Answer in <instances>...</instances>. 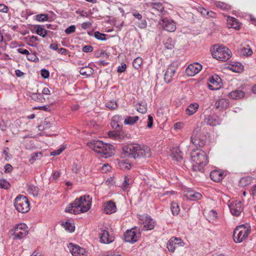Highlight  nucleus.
I'll return each instance as SVG.
<instances>
[{
    "label": "nucleus",
    "instance_id": "f257e3e1",
    "mask_svg": "<svg viewBox=\"0 0 256 256\" xmlns=\"http://www.w3.org/2000/svg\"><path fill=\"white\" fill-rule=\"evenodd\" d=\"M123 152L126 156L134 158H149L151 156L150 149L148 146L137 144L124 146Z\"/></svg>",
    "mask_w": 256,
    "mask_h": 256
},
{
    "label": "nucleus",
    "instance_id": "f03ea898",
    "mask_svg": "<svg viewBox=\"0 0 256 256\" xmlns=\"http://www.w3.org/2000/svg\"><path fill=\"white\" fill-rule=\"evenodd\" d=\"M91 200L89 196H81L70 204L65 211L74 214L85 212L90 208Z\"/></svg>",
    "mask_w": 256,
    "mask_h": 256
},
{
    "label": "nucleus",
    "instance_id": "7ed1b4c3",
    "mask_svg": "<svg viewBox=\"0 0 256 256\" xmlns=\"http://www.w3.org/2000/svg\"><path fill=\"white\" fill-rule=\"evenodd\" d=\"M88 146L95 152L104 158L110 157L114 154V147L112 145L104 143L101 140H93L88 144Z\"/></svg>",
    "mask_w": 256,
    "mask_h": 256
},
{
    "label": "nucleus",
    "instance_id": "20e7f679",
    "mask_svg": "<svg viewBox=\"0 0 256 256\" xmlns=\"http://www.w3.org/2000/svg\"><path fill=\"white\" fill-rule=\"evenodd\" d=\"M190 158L195 163L192 166V170L194 171L202 172L204 166L208 162L206 153L203 150L192 151Z\"/></svg>",
    "mask_w": 256,
    "mask_h": 256
},
{
    "label": "nucleus",
    "instance_id": "39448f33",
    "mask_svg": "<svg viewBox=\"0 0 256 256\" xmlns=\"http://www.w3.org/2000/svg\"><path fill=\"white\" fill-rule=\"evenodd\" d=\"M212 54L214 58L220 61L226 62L231 58L232 52L226 46L216 44L213 47Z\"/></svg>",
    "mask_w": 256,
    "mask_h": 256
},
{
    "label": "nucleus",
    "instance_id": "423d86ee",
    "mask_svg": "<svg viewBox=\"0 0 256 256\" xmlns=\"http://www.w3.org/2000/svg\"><path fill=\"white\" fill-rule=\"evenodd\" d=\"M250 228L248 225L242 224L235 228L233 238L236 242L240 243L245 240L250 232Z\"/></svg>",
    "mask_w": 256,
    "mask_h": 256
},
{
    "label": "nucleus",
    "instance_id": "0eeeda50",
    "mask_svg": "<svg viewBox=\"0 0 256 256\" xmlns=\"http://www.w3.org/2000/svg\"><path fill=\"white\" fill-rule=\"evenodd\" d=\"M201 128L196 126L193 130L190 137V142L196 148L203 147L206 143V136L200 134Z\"/></svg>",
    "mask_w": 256,
    "mask_h": 256
},
{
    "label": "nucleus",
    "instance_id": "6e6552de",
    "mask_svg": "<svg viewBox=\"0 0 256 256\" xmlns=\"http://www.w3.org/2000/svg\"><path fill=\"white\" fill-rule=\"evenodd\" d=\"M14 205L16 210L22 213H26L30 210L28 200L24 196H17L15 199Z\"/></svg>",
    "mask_w": 256,
    "mask_h": 256
},
{
    "label": "nucleus",
    "instance_id": "1a4fd4ad",
    "mask_svg": "<svg viewBox=\"0 0 256 256\" xmlns=\"http://www.w3.org/2000/svg\"><path fill=\"white\" fill-rule=\"evenodd\" d=\"M28 231L27 226L24 223H21L14 228V238L20 240L28 235Z\"/></svg>",
    "mask_w": 256,
    "mask_h": 256
},
{
    "label": "nucleus",
    "instance_id": "9d476101",
    "mask_svg": "<svg viewBox=\"0 0 256 256\" xmlns=\"http://www.w3.org/2000/svg\"><path fill=\"white\" fill-rule=\"evenodd\" d=\"M140 222L143 224L142 230H152L154 227V222L150 216L145 215H138Z\"/></svg>",
    "mask_w": 256,
    "mask_h": 256
},
{
    "label": "nucleus",
    "instance_id": "9b49d317",
    "mask_svg": "<svg viewBox=\"0 0 256 256\" xmlns=\"http://www.w3.org/2000/svg\"><path fill=\"white\" fill-rule=\"evenodd\" d=\"M231 214L235 216H239L243 210V204L240 200H234L228 204Z\"/></svg>",
    "mask_w": 256,
    "mask_h": 256
},
{
    "label": "nucleus",
    "instance_id": "f8f14e48",
    "mask_svg": "<svg viewBox=\"0 0 256 256\" xmlns=\"http://www.w3.org/2000/svg\"><path fill=\"white\" fill-rule=\"evenodd\" d=\"M140 233L136 230L132 228L130 230H128L124 235V240L126 242L133 244L138 241L140 238Z\"/></svg>",
    "mask_w": 256,
    "mask_h": 256
},
{
    "label": "nucleus",
    "instance_id": "ddd939ff",
    "mask_svg": "<svg viewBox=\"0 0 256 256\" xmlns=\"http://www.w3.org/2000/svg\"><path fill=\"white\" fill-rule=\"evenodd\" d=\"M159 24L164 30L168 32H174L176 30V23L172 20L163 18L160 22Z\"/></svg>",
    "mask_w": 256,
    "mask_h": 256
},
{
    "label": "nucleus",
    "instance_id": "4468645a",
    "mask_svg": "<svg viewBox=\"0 0 256 256\" xmlns=\"http://www.w3.org/2000/svg\"><path fill=\"white\" fill-rule=\"evenodd\" d=\"M177 66L174 64L168 66L164 74V80L166 83H170L174 80Z\"/></svg>",
    "mask_w": 256,
    "mask_h": 256
},
{
    "label": "nucleus",
    "instance_id": "2eb2a0df",
    "mask_svg": "<svg viewBox=\"0 0 256 256\" xmlns=\"http://www.w3.org/2000/svg\"><path fill=\"white\" fill-rule=\"evenodd\" d=\"M68 247L72 256H86L85 250L77 244L70 243Z\"/></svg>",
    "mask_w": 256,
    "mask_h": 256
},
{
    "label": "nucleus",
    "instance_id": "dca6fc26",
    "mask_svg": "<svg viewBox=\"0 0 256 256\" xmlns=\"http://www.w3.org/2000/svg\"><path fill=\"white\" fill-rule=\"evenodd\" d=\"M100 242L101 243L108 244L114 241V238L110 235L106 230H102L99 233Z\"/></svg>",
    "mask_w": 256,
    "mask_h": 256
},
{
    "label": "nucleus",
    "instance_id": "f3484780",
    "mask_svg": "<svg viewBox=\"0 0 256 256\" xmlns=\"http://www.w3.org/2000/svg\"><path fill=\"white\" fill-rule=\"evenodd\" d=\"M184 242L182 241L180 238H172L167 243V248L170 252H173L175 250L177 246H184Z\"/></svg>",
    "mask_w": 256,
    "mask_h": 256
},
{
    "label": "nucleus",
    "instance_id": "a211bd4d",
    "mask_svg": "<svg viewBox=\"0 0 256 256\" xmlns=\"http://www.w3.org/2000/svg\"><path fill=\"white\" fill-rule=\"evenodd\" d=\"M202 66L198 63L194 62L189 64L186 70V74L189 76H194L198 74L202 69Z\"/></svg>",
    "mask_w": 256,
    "mask_h": 256
},
{
    "label": "nucleus",
    "instance_id": "6ab92c4d",
    "mask_svg": "<svg viewBox=\"0 0 256 256\" xmlns=\"http://www.w3.org/2000/svg\"><path fill=\"white\" fill-rule=\"evenodd\" d=\"M150 5L153 10L157 11L160 14H162L164 12L162 0H153L150 4Z\"/></svg>",
    "mask_w": 256,
    "mask_h": 256
},
{
    "label": "nucleus",
    "instance_id": "aec40b11",
    "mask_svg": "<svg viewBox=\"0 0 256 256\" xmlns=\"http://www.w3.org/2000/svg\"><path fill=\"white\" fill-rule=\"evenodd\" d=\"M184 196L190 200H197L202 198V194L193 190H188L184 194Z\"/></svg>",
    "mask_w": 256,
    "mask_h": 256
},
{
    "label": "nucleus",
    "instance_id": "412c9836",
    "mask_svg": "<svg viewBox=\"0 0 256 256\" xmlns=\"http://www.w3.org/2000/svg\"><path fill=\"white\" fill-rule=\"evenodd\" d=\"M221 78L218 75L212 76L209 78V82L216 85V87L214 88L212 86L208 84V88L211 90H216L218 88V86L221 82Z\"/></svg>",
    "mask_w": 256,
    "mask_h": 256
},
{
    "label": "nucleus",
    "instance_id": "4be33fe9",
    "mask_svg": "<svg viewBox=\"0 0 256 256\" xmlns=\"http://www.w3.org/2000/svg\"><path fill=\"white\" fill-rule=\"evenodd\" d=\"M116 205L114 202L110 200L105 204L104 212L106 214H111L116 212Z\"/></svg>",
    "mask_w": 256,
    "mask_h": 256
},
{
    "label": "nucleus",
    "instance_id": "5701e85b",
    "mask_svg": "<svg viewBox=\"0 0 256 256\" xmlns=\"http://www.w3.org/2000/svg\"><path fill=\"white\" fill-rule=\"evenodd\" d=\"M210 178L213 181L218 182L223 179L224 173L219 170H214L210 173Z\"/></svg>",
    "mask_w": 256,
    "mask_h": 256
},
{
    "label": "nucleus",
    "instance_id": "b1692460",
    "mask_svg": "<svg viewBox=\"0 0 256 256\" xmlns=\"http://www.w3.org/2000/svg\"><path fill=\"white\" fill-rule=\"evenodd\" d=\"M227 24L230 28H234L236 30H238L240 27V24L238 20L234 17L228 16Z\"/></svg>",
    "mask_w": 256,
    "mask_h": 256
},
{
    "label": "nucleus",
    "instance_id": "393cba45",
    "mask_svg": "<svg viewBox=\"0 0 256 256\" xmlns=\"http://www.w3.org/2000/svg\"><path fill=\"white\" fill-rule=\"evenodd\" d=\"M214 106L216 109L222 110L228 106L229 102L226 98H221L216 101Z\"/></svg>",
    "mask_w": 256,
    "mask_h": 256
},
{
    "label": "nucleus",
    "instance_id": "a878e982",
    "mask_svg": "<svg viewBox=\"0 0 256 256\" xmlns=\"http://www.w3.org/2000/svg\"><path fill=\"white\" fill-rule=\"evenodd\" d=\"M204 122L207 124L211 126H216L220 124L219 119L216 116H208Z\"/></svg>",
    "mask_w": 256,
    "mask_h": 256
},
{
    "label": "nucleus",
    "instance_id": "bb28decb",
    "mask_svg": "<svg viewBox=\"0 0 256 256\" xmlns=\"http://www.w3.org/2000/svg\"><path fill=\"white\" fill-rule=\"evenodd\" d=\"M34 30H35L36 34L42 38H45L48 34V31L45 30L44 26L42 25L34 26Z\"/></svg>",
    "mask_w": 256,
    "mask_h": 256
},
{
    "label": "nucleus",
    "instance_id": "cd10ccee",
    "mask_svg": "<svg viewBox=\"0 0 256 256\" xmlns=\"http://www.w3.org/2000/svg\"><path fill=\"white\" fill-rule=\"evenodd\" d=\"M171 156L177 161L182 160V152L178 147L173 148L171 150Z\"/></svg>",
    "mask_w": 256,
    "mask_h": 256
},
{
    "label": "nucleus",
    "instance_id": "c85d7f7f",
    "mask_svg": "<svg viewBox=\"0 0 256 256\" xmlns=\"http://www.w3.org/2000/svg\"><path fill=\"white\" fill-rule=\"evenodd\" d=\"M245 93L242 90H234L229 93L228 96L232 99H239L244 97Z\"/></svg>",
    "mask_w": 256,
    "mask_h": 256
},
{
    "label": "nucleus",
    "instance_id": "c756f323",
    "mask_svg": "<svg viewBox=\"0 0 256 256\" xmlns=\"http://www.w3.org/2000/svg\"><path fill=\"white\" fill-rule=\"evenodd\" d=\"M199 104L198 103L190 104L186 110L187 114L191 116L194 114L198 110Z\"/></svg>",
    "mask_w": 256,
    "mask_h": 256
},
{
    "label": "nucleus",
    "instance_id": "7c9ffc66",
    "mask_svg": "<svg viewBox=\"0 0 256 256\" xmlns=\"http://www.w3.org/2000/svg\"><path fill=\"white\" fill-rule=\"evenodd\" d=\"M26 38L28 44L32 47H36L37 45L34 42L39 41V38L34 36H29Z\"/></svg>",
    "mask_w": 256,
    "mask_h": 256
},
{
    "label": "nucleus",
    "instance_id": "2f4dec72",
    "mask_svg": "<svg viewBox=\"0 0 256 256\" xmlns=\"http://www.w3.org/2000/svg\"><path fill=\"white\" fill-rule=\"evenodd\" d=\"M138 119L139 118L138 116H128L125 118L124 123L125 124L127 125H133L138 121Z\"/></svg>",
    "mask_w": 256,
    "mask_h": 256
},
{
    "label": "nucleus",
    "instance_id": "473e14b6",
    "mask_svg": "<svg viewBox=\"0 0 256 256\" xmlns=\"http://www.w3.org/2000/svg\"><path fill=\"white\" fill-rule=\"evenodd\" d=\"M120 118V116H116L113 117L111 126L113 128L115 129L116 131H120L122 129V126L118 124L117 121Z\"/></svg>",
    "mask_w": 256,
    "mask_h": 256
},
{
    "label": "nucleus",
    "instance_id": "72a5a7b5",
    "mask_svg": "<svg viewBox=\"0 0 256 256\" xmlns=\"http://www.w3.org/2000/svg\"><path fill=\"white\" fill-rule=\"evenodd\" d=\"M80 73L83 76H90L92 74L93 70L89 66H84L80 70Z\"/></svg>",
    "mask_w": 256,
    "mask_h": 256
},
{
    "label": "nucleus",
    "instance_id": "f704fd0d",
    "mask_svg": "<svg viewBox=\"0 0 256 256\" xmlns=\"http://www.w3.org/2000/svg\"><path fill=\"white\" fill-rule=\"evenodd\" d=\"M214 4L216 7L222 10H228L231 8V6L230 5L223 2H215Z\"/></svg>",
    "mask_w": 256,
    "mask_h": 256
},
{
    "label": "nucleus",
    "instance_id": "c9c22d12",
    "mask_svg": "<svg viewBox=\"0 0 256 256\" xmlns=\"http://www.w3.org/2000/svg\"><path fill=\"white\" fill-rule=\"evenodd\" d=\"M136 110L139 112L144 114L147 111V107L146 103L141 102L136 105Z\"/></svg>",
    "mask_w": 256,
    "mask_h": 256
},
{
    "label": "nucleus",
    "instance_id": "e433bc0d",
    "mask_svg": "<svg viewBox=\"0 0 256 256\" xmlns=\"http://www.w3.org/2000/svg\"><path fill=\"white\" fill-rule=\"evenodd\" d=\"M38 188L34 185H30L28 186V192L33 196H37L38 194Z\"/></svg>",
    "mask_w": 256,
    "mask_h": 256
},
{
    "label": "nucleus",
    "instance_id": "4c0bfd02",
    "mask_svg": "<svg viewBox=\"0 0 256 256\" xmlns=\"http://www.w3.org/2000/svg\"><path fill=\"white\" fill-rule=\"evenodd\" d=\"M170 209L173 215H177L180 212V208L178 203L172 202L171 203Z\"/></svg>",
    "mask_w": 256,
    "mask_h": 256
},
{
    "label": "nucleus",
    "instance_id": "58836bf2",
    "mask_svg": "<svg viewBox=\"0 0 256 256\" xmlns=\"http://www.w3.org/2000/svg\"><path fill=\"white\" fill-rule=\"evenodd\" d=\"M26 58L28 60L32 62H37L39 61V58L36 56V52H33L31 54L29 52V54H28L26 56Z\"/></svg>",
    "mask_w": 256,
    "mask_h": 256
},
{
    "label": "nucleus",
    "instance_id": "ea45409f",
    "mask_svg": "<svg viewBox=\"0 0 256 256\" xmlns=\"http://www.w3.org/2000/svg\"><path fill=\"white\" fill-rule=\"evenodd\" d=\"M240 54L244 56H248L252 54V50L250 48H242L240 49Z\"/></svg>",
    "mask_w": 256,
    "mask_h": 256
},
{
    "label": "nucleus",
    "instance_id": "a19ab883",
    "mask_svg": "<svg viewBox=\"0 0 256 256\" xmlns=\"http://www.w3.org/2000/svg\"><path fill=\"white\" fill-rule=\"evenodd\" d=\"M131 182L132 181L130 182L129 176H125L124 181L122 184V188L124 190H126L129 188Z\"/></svg>",
    "mask_w": 256,
    "mask_h": 256
},
{
    "label": "nucleus",
    "instance_id": "79ce46f5",
    "mask_svg": "<svg viewBox=\"0 0 256 256\" xmlns=\"http://www.w3.org/2000/svg\"><path fill=\"white\" fill-rule=\"evenodd\" d=\"M142 59L140 57H138L134 60L132 62V66L135 68L138 69L142 64Z\"/></svg>",
    "mask_w": 256,
    "mask_h": 256
},
{
    "label": "nucleus",
    "instance_id": "37998d69",
    "mask_svg": "<svg viewBox=\"0 0 256 256\" xmlns=\"http://www.w3.org/2000/svg\"><path fill=\"white\" fill-rule=\"evenodd\" d=\"M106 108L110 110H114L118 108V104L116 101L111 100L108 102L106 104Z\"/></svg>",
    "mask_w": 256,
    "mask_h": 256
},
{
    "label": "nucleus",
    "instance_id": "c03bdc74",
    "mask_svg": "<svg viewBox=\"0 0 256 256\" xmlns=\"http://www.w3.org/2000/svg\"><path fill=\"white\" fill-rule=\"evenodd\" d=\"M30 98L32 100L37 102H42V100L44 99L42 95L40 94L36 93H32L30 96Z\"/></svg>",
    "mask_w": 256,
    "mask_h": 256
},
{
    "label": "nucleus",
    "instance_id": "a18cd8bd",
    "mask_svg": "<svg viewBox=\"0 0 256 256\" xmlns=\"http://www.w3.org/2000/svg\"><path fill=\"white\" fill-rule=\"evenodd\" d=\"M42 156V154L40 152H34L32 155V156L30 159V162L31 163H33L36 160L40 159Z\"/></svg>",
    "mask_w": 256,
    "mask_h": 256
},
{
    "label": "nucleus",
    "instance_id": "49530a36",
    "mask_svg": "<svg viewBox=\"0 0 256 256\" xmlns=\"http://www.w3.org/2000/svg\"><path fill=\"white\" fill-rule=\"evenodd\" d=\"M63 226L66 230H68L70 232H73L74 230L75 227L72 223L66 222L63 224Z\"/></svg>",
    "mask_w": 256,
    "mask_h": 256
},
{
    "label": "nucleus",
    "instance_id": "de8ad7c7",
    "mask_svg": "<svg viewBox=\"0 0 256 256\" xmlns=\"http://www.w3.org/2000/svg\"><path fill=\"white\" fill-rule=\"evenodd\" d=\"M252 178L250 176L244 177L240 179V182L242 186H246L251 182Z\"/></svg>",
    "mask_w": 256,
    "mask_h": 256
},
{
    "label": "nucleus",
    "instance_id": "09e8293b",
    "mask_svg": "<svg viewBox=\"0 0 256 256\" xmlns=\"http://www.w3.org/2000/svg\"><path fill=\"white\" fill-rule=\"evenodd\" d=\"M10 187V183L4 178L0 180V188L8 189Z\"/></svg>",
    "mask_w": 256,
    "mask_h": 256
},
{
    "label": "nucleus",
    "instance_id": "8fccbe9b",
    "mask_svg": "<svg viewBox=\"0 0 256 256\" xmlns=\"http://www.w3.org/2000/svg\"><path fill=\"white\" fill-rule=\"evenodd\" d=\"M94 36L96 39L98 40H106V34L100 33L99 32H96L94 34Z\"/></svg>",
    "mask_w": 256,
    "mask_h": 256
},
{
    "label": "nucleus",
    "instance_id": "3c124183",
    "mask_svg": "<svg viewBox=\"0 0 256 256\" xmlns=\"http://www.w3.org/2000/svg\"><path fill=\"white\" fill-rule=\"evenodd\" d=\"M164 47L168 50H172L174 48V44L172 38H168L164 44Z\"/></svg>",
    "mask_w": 256,
    "mask_h": 256
},
{
    "label": "nucleus",
    "instance_id": "603ef678",
    "mask_svg": "<svg viewBox=\"0 0 256 256\" xmlns=\"http://www.w3.org/2000/svg\"><path fill=\"white\" fill-rule=\"evenodd\" d=\"M36 20L39 22H44L48 20V14H40L36 16Z\"/></svg>",
    "mask_w": 256,
    "mask_h": 256
},
{
    "label": "nucleus",
    "instance_id": "864d4df0",
    "mask_svg": "<svg viewBox=\"0 0 256 256\" xmlns=\"http://www.w3.org/2000/svg\"><path fill=\"white\" fill-rule=\"evenodd\" d=\"M95 54L97 57H102L104 58H108L109 56L108 54L105 52L103 50L98 51L96 52Z\"/></svg>",
    "mask_w": 256,
    "mask_h": 256
},
{
    "label": "nucleus",
    "instance_id": "5fc2aeb1",
    "mask_svg": "<svg viewBox=\"0 0 256 256\" xmlns=\"http://www.w3.org/2000/svg\"><path fill=\"white\" fill-rule=\"evenodd\" d=\"M230 69L234 72H240V71L242 70V66L241 64L238 63L236 66H234V65H232Z\"/></svg>",
    "mask_w": 256,
    "mask_h": 256
},
{
    "label": "nucleus",
    "instance_id": "6e6d98bb",
    "mask_svg": "<svg viewBox=\"0 0 256 256\" xmlns=\"http://www.w3.org/2000/svg\"><path fill=\"white\" fill-rule=\"evenodd\" d=\"M75 31H76V26L74 25H72L66 29L65 32L67 34H71L74 32Z\"/></svg>",
    "mask_w": 256,
    "mask_h": 256
},
{
    "label": "nucleus",
    "instance_id": "4d7b16f0",
    "mask_svg": "<svg viewBox=\"0 0 256 256\" xmlns=\"http://www.w3.org/2000/svg\"><path fill=\"white\" fill-rule=\"evenodd\" d=\"M126 66L124 63H122L120 66L118 67V72L119 73H122L126 70Z\"/></svg>",
    "mask_w": 256,
    "mask_h": 256
},
{
    "label": "nucleus",
    "instance_id": "13d9d810",
    "mask_svg": "<svg viewBox=\"0 0 256 256\" xmlns=\"http://www.w3.org/2000/svg\"><path fill=\"white\" fill-rule=\"evenodd\" d=\"M41 76L44 78H47L50 76V72L48 70L46 69H42L41 70Z\"/></svg>",
    "mask_w": 256,
    "mask_h": 256
},
{
    "label": "nucleus",
    "instance_id": "bf43d9fd",
    "mask_svg": "<svg viewBox=\"0 0 256 256\" xmlns=\"http://www.w3.org/2000/svg\"><path fill=\"white\" fill-rule=\"evenodd\" d=\"M94 50V48L90 45L85 46L82 48V51L85 52H92Z\"/></svg>",
    "mask_w": 256,
    "mask_h": 256
},
{
    "label": "nucleus",
    "instance_id": "052dcab7",
    "mask_svg": "<svg viewBox=\"0 0 256 256\" xmlns=\"http://www.w3.org/2000/svg\"><path fill=\"white\" fill-rule=\"evenodd\" d=\"M147 26V22L146 20H141L140 22L138 24V27L140 28H145Z\"/></svg>",
    "mask_w": 256,
    "mask_h": 256
},
{
    "label": "nucleus",
    "instance_id": "680f3d73",
    "mask_svg": "<svg viewBox=\"0 0 256 256\" xmlns=\"http://www.w3.org/2000/svg\"><path fill=\"white\" fill-rule=\"evenodd\" d=\"M132 14L134 18L138 19V20H141L142 18V16L136 10H134L132 12Z\"/></svg>",
    "mask_w": 256,
    "mask_h": 256
},
{
    "label": "nucleus",
    "instance_id": "e2e57ef3",
    "mask_svg": "<svg viewBox=\"0 0 256 256\" xmlns=\"http://www.w3.org/2000/svg\"><path fill=\"white\" fill-rule=\"evenodd\" d=\"M153 124V118L152 116L148 115V124L147 126L148 128H151Z\"/></svg>",
    "mask_w": 256,
    "mask_h": 256
},
{
    "label": "nucleus",
    "instance_id": "0e129e2a",
    "mask_svg": "<svg viewBox=\"0 0 256 256\" xmlns=\"http://www.w3.org/2000/svg\"><path fill=\"white\" fill-rule=\"evenodd\" d=\"M8 7L4 4H0V12H8Z\"/></svg>",
    "mask_w": 256,
    "mask_h": 256
},
{
    "label": "nucleus",
    "instance_id": "69168bd1",
    "mask_svg": "<svg viewBox=\"0 0 256 256\" xmlns=\"http://www.w3.org/2000/svg\"><path fill=\"white\" fill-rule=\"evenodd\" d=\"M17 51L20 54H26V56L28 54H29V52L28 50L24 49L22 48H18L17 49Z\"/></svg>",
    "mask_w": 256,
    "mask_h": 256
},
{
    "label": "nucleus",
    "instance_id": "338daca9",
    "mask_svg": "<svg viewBox=\"0 0 256 256\" xmlns=\"http://www.w3.org/2000/svg\"><path fill=\"white\" fill-rule=\"evenodd\" d=\"M42 126L44 129H47L50 127L51 124L48 120H45L43 122Z\"/></svg>",
    "mask_w": 256,
    "mask_h": 256
},
{
    "label": "nucleus",
    "instance_id": "774afa93",
    "mask_svg": "<svg viewBox=\"0 0 256 256\" xmlns=\"http://www.w3.org/2000/svg\"><path fill=\"white\" fill-rule=\"evenodd\" d=\"M92 26V24L90 22H84L82 24V28L83 29H87Z\"/></svg>",
    "mask_w": 256,
    "mask_h": 256
}]
</instances>
